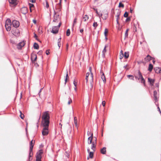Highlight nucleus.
<instances>
[{
	"label": "nucleus",
	"mask_w": 161,
	"mask_h": 161,
	"mask_svg": "<svg viewBox=\"0 0 161 161\" xmlns=\"http://www.w3.org/2000/svg\"><path fill=\"white\" fill-rule=\"evenodd\" d=\"M42 118V124L44 127L48 128L50 119L48 111H47L44 113Z\"/></svg>",
	"instance_id": "obj_1"
},
{
	"label": "nucleus",
	"mask_w": 161,
	"mask_h": 161,
	"mask_svg": "<svg viewBox=\"0 0 161 161\" xmlns=\"http://www.w3.org/2000/svg\"><path fill=\"white\" fill-rule=\"evenodd\" d=\"M11 20L9 19H7L6 21L5 27L7 31H9L11 30Z\"/></svg>",
	"instance_id": "obj_2"
},
{
	"label": "nucleus",
	"mask_w": 161,
	"mask_h": 161,
	"mask_svg": "<svg viewBox=\"0 0 161 161\" xmlns=\"http://www.w3.org/2000/svg\"><path fill=\"white\" fill-rule=\"evenodd\" d=\"M61 24V22H60L58 26H53V27L52 30L51 31V32L54 34H56L58 32L59 28L60 27Z\"/></svg>",
	"instance_id": "obj_3"
},
{
	"label": "nucleus",
	"mask_w": 161,
	"mask_h": 161,
	"mask_svg": "<svg viewBox=\"0 0 161 161\" xmlns=\"http://www.w3.org/2000/svg\"><path fill=\"white\" fill-rule=\"evenodd\" d=\"M43 153V151L40 150L36 154V161H41L42 158V154Z\"/></svg>",
	"instance_id": "obj_4"
},
{
	"label": "nucleus",
	"mask_w": 161,
	"mask_h": 161,
	"mask_svg": "<svg viewBox=\"0 0 161 161\" xmlns=\"http://www.w3.org/2000/svg\"><path fill=\"white\" fill-rule=\"evenodd\" d=\"M95 139L93 141L92 143V147L91 149L94 151L96 148V144L97 143V138L96 137H94Z\"/></svg>",
	"instance_id": "obj_5"
},
{
	"label": "nucleus",
	"mask_w": 161,
	"mask_h": 161,
	"mask_svg": "<svg viewBox=\"0 0 161 161\" xmlns=\"http://www.w3.org/2000/svg\"><path fill=\"white\" fill-rule=\"evenodd\" d=\"M42 134L43 136H47L48 134V128L44 127L42 131Z\"/></svg>",
	"instance_id": "obj_6"
},
{
	"label": "nucleus",
	"mask_w": 161,
	"mask_h": 161,
	"mask_svg": "<svg viewBox=\"0 0 161 161\" xmlns=\"http://www.w3.org/2000/svg\"><path fill=\"white\" fill-rule=\"evenodd\" d=\"M54 19L53 20V22H58L59 21H60V18L59 17V15H56V12H55L54 11Z\"/></svg>",
	"instance_id": "obj_7"
},
{
	"label": "nucleus",
	"mask_w": 161,
	"mask_h": 161,
	"mask_svg": "<svg viewBox=\"0 0 161 161\" xmlns=\"http://www.w3.org/2000/svg\"><path fill=\"white\" fill-rule=\"evenodd\" d=\"M12 23L13 26L15 28L18 27L19 25V22L16 20H13Z\"/></svg>",
	"instance_id": "obj_8"
},
{
	"label": "nucleus",
	"mask_w": 161,
	"mask_h": 161,
	"mask_svg": "<svg viewBox=\"0 0 161 161\" xmlns=\"http://www.w3.org/2000/svg\"><path fill=\"white\" fill-rule=\"evenodd\" d=\"M11 32L13 35L16 36H18L19 34V30L16 28L14 29H13L12 30Z\"/></svg>",
	"instance_id": "obj_9"
},
{
	"label": "nucleus",
	"mask_w": 161,
	"mask_h": 161,
	"mask_svg": "<svg viewBox=\"0 0 161 161\" xmlns=\"http://www.w3.org/2000/svg\"><path fill=\"white\" fill-rule=\"evenodd\" d=\"M138 76H139V77L140 78V79H141V83H143L145 85V80L144 79L143 77H142V74L141 72H140L139 70L138 71Z\"/></svg>",
	"instance_id": "obj_10"
},
{
	"label": "nucleus",
	"mask_w": 161,
	"mask_h": 161,
	"mask_svg": "<svg viewBox=\"0 0 161 161\" xmlns=\"http://www.w3.org/2000/svg\"><path fill=\"white\" fill-rule=\"evenodd\" d=\"M153 96H154V100L155 101V103L156 105L157 106H158V104H157L156 103V102H157L158 101V95H157V92L156 91H154L153 92Z\"/></svg>",
	"instance_id": "obj_11"
},
{
	"label": "nucleus",
	"mask_w": 161,
	"mask_h": 161,
	"mask_svg": "<svg viewBox=\"0 0 161 161\" xmlns=\"http://www.w3.org/2000/svg\"><path fill=\"white\" fill-rule=\"evenodd\" d=\"M33 140H32L30 142V147L29 149V152H32V149L34 146V143L35 142V141H34V143H33Z\"/></svg>",
	"instance_id": "obj_12"
},
{
	"label": "nucleus",
	"mask_w": 161,
	"mask_h": 161,
	"mask_svg": "<svg viewBox=\"0 0 161 161\" xmlns=\"http://www.w3.org/2000/svg\"><path fill=\"white\" fill-rule=\"evenodd\" d=\"M25 45V43L24 42H20L17 45V48L18 49H21L22 47H23Z\"/></svg>",
	"instance_id": "obj_13"
},
{
	"label": "nucleus",
	"mask_w": 161,
	"mask_h": 161,
	"mask_svg": "<svg viewBox=\"0 0 161 161\" xmlns=\"http://www.w3.org/2000/svg\"><path fill=\"white\" fill-rule=\"evenodd\" d=\"M93 134H91V136H89L88 139V144H91V143H92V139L93 138Z\"/></svg>",
	"instance_id": "obj_14"
},
{
	"label": "nucleus",
	"mask_w": 161,
	"mask_h": 161,
	"mask_svg": "<svg viewBox=\"0 0 161 161\" xmlns=\"http://www.w3.org/2000/svg\"><path fill=\"white\" fill-rule=\"evenodd\" d=\"M91 67H90L89 68V70L91 72V76L92 77V81L90 82V85L91 86V88H92L93 86V73L91 71Z\"/></svg>",
	"instance_id": "obj_15"
},
{
	"label": "nucleus",
	"mask_w": 161,
	"mask_h": 161,
	"mask_svg": "<svg viewBox=\"0 0 161 161\" xmlns=\"http://www.w3.org/2000/svg\"><path fill=\"white\" fill-rule=\"evenodd\" d=\"M154 70L157 73H161V69L159 67H155L154 68Z\"/></svg>",
	"instance_id": "obj_16"
},
{
	"label": "nucleus",
	"mask_w": 161,
	"mask_h": 161,
	"mask_svg": "<svg viewBox=\"0 0 161 161\" xmlns=\"http://www.w3.org/2000/svg\"><path fill=\"white\" fill-rule=\"evenodd\" d=\"M100 73H102V75H101V78L103 82H105L106 81V80L104 74L103 73L102 70H100Z\"/></svg>",
	"instance_id": "obj_17"
},
{
	"label": "nucleus",
	"mask_w": 161,
	"mask_h": 161,
	"mask_svg": "<svg viewBox=\"0 0 161 161\" xmlns=\"http://www.w3.org/2000/svg\"><path fill=\"white\" fill-rule=\"evenodd\" d=\"M37 59V56L36 54H34L31 56V59L33 63H34Z\"/></svg>",
	"instance_id": "obj_18"
},
{
	"label": "nucleus",
	"mask_w": 161,
	"mask_h": 161,
	"mask_svg": "<svg viewBox=\"0 0 161 161\" xmlns=\"http://www.w3.org/2000/svg\"><path fill=\"white\" fill-rule=\"evenodd\" d=\"M62 8L61 5L57 4L56 6V9L57 10V12H59L61 11Z\"/></svg>",
	"instance_id": "obj_19"
},
{
	"label": "nucleus",
	"mask_w": 161,
	"mask_h": 161,
	"mask_svg": "<svg viewBox=\"0 0 161 161\" xmlns=\"http://www.w3.org/2000/svg\"><path fill=\"white\" fill-rule=\"evenodd\" d=\"M148 81L150 83V85L151 86H153V84L154 82V80L149 78H148Z\"/></svg>",
	"instance_id": "obj_20"
},
{
	"label": "nucleus",
	"mask_w": 161,
	"mask_h": 161,
	"mask_svg": "<svg viewBox=\"0 0 161 161\" xmlns=\"http://www.w3.org/2000/svg\"><path fill=\"white\" fill-rule=\"evenodd\" d=\"M100 151L102 154H105L106 152V148L105 147H103L101 149Z\"/></svg>",
	"instance_id": "obj_21"
},
{
	"label": "nucleus",
	"mask_w": 161,
	"mask_h": 161,
	"mask_svg": "<svg viewBox=\"0 0 161 161\" xmlns=\"http://www.w3.org/2000/svg\"><path fill=\"white\" fill-rule=\"evenodd\" d=\"M33 154V152H29V161H31L32 159V156Z\"/></svg>",
	"instance_id": "obj_22"
},
{
	"label": "nucleus",
	"mask_w": 161,
	"mask_h": 161,
	"mask_svg": "<svg viewBox=\"0 0 161 161\" xmlns=\"http://www.w3.org/2000/svg\"><path fill=\"white\" fill-rule=\"evenodd\" d=\"M9 2L10 3L16 5L17 4L16 0H9Z\"/></svg>",
	"instance_id": "obj_23"
},
{
	"label": "nucleus",
	"mask_w": 161,
	"mask_h": 161,
	"mask_svg": "<svg viewBox=\"0 0 161 161\" xmlns=\"http://www.w3.org/2000/svg\"><path fill=\"white\" fill-rule=\"evenodd\" d=\"M93 156V153L92 152H90L89 153V156L87 157V159H89V158H92Z\"/></svg>",
	"instance_id": "obj_24"
},
{
	"label": "nucleus",
	"mask_w": 161,
	"mask_h": 161,
	"mask_svg": "<svg viewBox=\"0 0 161 161\" xmlns=\"http://www.w3.org/2000/svg\"><path fill=\"white\" fill-rule=\"evenodd\" d=\"M153 68V66L152 64H150L149 65L148 68V70L150 72H151Z\"/></svg>",
	"instance_id": "obj_25"
},
{
	"label": "nucleus",
	"mask_w": 161,
	"mask_h": 161,
	"mask_svg": "<svg viewBox=\"0 0 161 161\" xmlns=\"http://www.w3.org/2000/svg\"><path fill=\"white\" fill-rule=\"evenodd\" d=\"M151 57L149 55H147V57L144 58L146 61H149L151 60Z\"/></svg>",
	"instance_id": "obj_26"
},
{
	"label": "nucleus",
	"mask_w": 161,
	"mask_h": 161,
	"mask_svg": "<svg viewBox=\"0 0 161 161\" xmlns=\"http://www.w3.org/2000/svg\"><path fill=\"white\" fill-rule=\"evenodd\" d=\"M93 9L94 10H96V13L98 15L99 18L100 19L101 17H102L103 14H99L97 11V8H93Z\"/></svg>",
	"instance_id": "obj_27"
},
{
	"label": "nucleus",
	"mask_w": 161,
	"mask_h": 161,
	"mask_svg": "<svg viewBox=\"0 0 161 161\" xmlns=\"http://www.w3.org/2000/svg\"><path fill=\"white\" fill-rule=\"evenodd\" d=\"M108 17V14L106 13L105 14H104L103 15L102 18L103 20H105L107 19V18Z\"/></svg>",
	"instance_id": "obj_28"
},
{
	"label": "nucleus",
	"mask_w": 161,
	"mask_h": 161,
	"mask_svg": "<svg viewBox=\"0 0 161 161\" xmlns=\"http://www.w3.org/2000/svg\"><path fill=\"white\" fill-rule=\"evenodd\" d=\"M129 56V52H125L124 55V57L125 59L127 58Z\"/></svg>",
	"instance_id": "obj_29"
},
{
	"label": "nucleus",
	"mask_w": 161,
	"mask_h": 161,
	"mask_svg": "<svg viewBox=\"0 0 161 161\" xmlns=\"http://www.w3.org/2000/svg\"><path fill=\"white\" fill-rule=\"evenodd\" d=\"M33 47H34V48L35 49H37L39 48V46H38V44L36 43H34Z\"/></svg>",
	"instance_id": "obj_30"
},
{
	"label": "nucleus",
	"mask_w": 161,
	"mask_h": 161,
	"mask_svg": "<svg viewBox=\"0 0 161 161\" xmlns=\"http://www.w3.org/2000/svg\"><path fill=\"white\" fill-rule=\"evenodd\" d=\"M83 19H84V21H86L89 19L88 16L87 15H85L83 17Z\"/></svg>",
	"instance_id": "obj_31"
},
{
	"label": "nucleus",
	"mask_w": 161,
	"mask_h": 161,
	"mask_svg": "<svg viewBox=\"0 0 161 161\" xmlns=\"http://www.w3.org/2000/svg\"><path fill=\"white\" fill-rule=\"evenodd\" d=\"M129 30V29H127L125 31V39L126 37H127L128 36V31Z\"/></svg>",
	"instance_id": "obj_32"
},
{
	"label": "nucleus",
	"mask_w": 161,
	"mask_h": 161,
	"mask_svg": "<svg viewBox=\"0 0 161 161\" xmlns=\"http://www.w3.org/2000/svg\"><path fill=\"white\" fill-rule=\"evenodd\" d=\"M89 75V73L87 72L86 73V82H87L88 80V77Z\"/></svg>",
	"instance_id": "obj_33"
},
{
	"label": "nucleus",
	"mask_w": 161,
	"mask_h": 161,
	"mask_svg": "<svg viewBox=\"0 0 161 161\" xmlns=\"http://www.w3.org/2000/svg\"><path fill=\"white\" fill-rule=\"evenodd\" d=\"M127 77L131 80H134V76L132 75H127Z\"/></svg>",
	"instance_id": "obj_34"
},
{
	"label": "nucleus",
	"mask_w": 161,
	"mask_h": 161,
	"mask_svg": "<svg viewBox=\"0 0 161 161\" xmlns=\"http://www.w3.org/2000/svg\"><path fill=\"white\" fill-rule=\"evenodd\" d=\"M108 32V30L107 28H105V29L104 34L105 36V37L106 38V36H107V33Z\"/></svg>",
	"instance_id": "obj_35"
},
{
	"label": "nucleus",
	"mask_w": 161,
	"mask_h": 161,
	"mask_svg": "<svg viewBox=\"0 0 161 161\" xmlns=\"http://www.w3.org/2000/svg\"><path fill=\"white\" fill-rule=\"evenodd\" d=\"M106 46H105L103 50V54H102V56L103 57L104 56V53L106 52Z\"/></svg>",
	"instance_id": "obj_36"
},
{
	"label": "nucleus",
	"mask_w": 161,
	"mask_h": 161,
	"mask_svg": "<svg viewBox=\"0 0 161 161\" xmlns=\"http://www.w3.org/2000/svg\"><path fill=\"white\" fill-rule=\"evenodd\" d=\"M29 7L31 12V8L34 7V5L33 4L29 3Z\"/></svg>",
	"instance_id": "obj_37"
},
{
	"label": "nucleus",
	"mask_w": 161,
	"mask_h": 161,
	"mask_svg": "<svg viewBox=\"0 0 161 161\" xmlns=\"http://www.w3.org/2000/svg\"><path fill=\"white\" fill-rule=\"evenodd\" d=\"M68 77V72H67V74L66 75V78L65 80V84H66V83L67 81V79Z\"/></svg>",
	"instance_id": "obj_38"
},
{
	"label": "nucleus",
	"mask_w": 161,
	"mask_h": 161,
	"mask_svg": "<svg viewBox=\"0 0 161 161\" xmlns=\"http://www.w3.org/2000/svg\"><path fill=\"white\" fill-rule=\"evenodd\" d=\"M70 34V31L69 29H68L66 31V36H69Z\"/></svg>",
	"instance_id": "obj_39"
},
{
	"label": "nucleus",
	"mask_w": 161,
	"mask_h": 161,
	"mask_svg": "<svg viewBox=\"0 0 161 161\" xmlns=\"http://www.w3.org/2000/svg\"><path fill=\"white\" fill-rule=\"evenodd\" d=\"M93 26L95 28V29L97 26V22H94L93 24Z\"/></svg>",
	"instance_id": "obj_40"
},
{
	"label": "nucleus",
	"mask_w": 161,
	"mask_h": 161,
	"mask_svg": "<svg viewBox=\"0 0 161 161\" xmlns=\"http://www.w3.org/2000/svg\"><path fill=\"white\" fill-rule=\"evenodd\" d=\"M19 112H20V118H21V119H24V115L23 114H22L21 112L20 111Z\"/></svg>",
	"instance_id": "obj_41"
},
{
	"label": "nucleus",
	"mask_w": 161,
	"mask_h": 161,
	"mask_svg": "<svg viewBox=\"0 0 161 161\" xmlns=\"http://www.w3.org/2000/svg\"><path fill=\"white\" fill-rule=\"evenodd\" d=\"M23 10H25V12L23 13L24 14H26V13L27 12V8H24L22 9V11H23Z\"/></svg>",
	"instance_id": "obj_42"
},
{
	"label": "nucleus",
	"mask_w": 161,
	"mask_h": 161,
	"mask_svg": "<svg viewBox=\"0 0 161 161\" xmlns=\"http://www.w3.org/2000/svg\"><path fill=\"white\" fill-rule=\"evenodd\" d=\"M77 18H75L74 20V21H73V27L74 26V25H75L76 23V21H77Z\"/></svg>",
	"instance_id": "obj_43"
},
{
	"label": "nucleus",
	"mask_w": 161,
	"mask_h": 161,
	"mask_svg": "<svg viewBox=\"0 0 161 161\" xmlns=\"http://www.w3.org/2000/svg\"><path fill=\"white\" fill-rule=\"evenodd\" d=\"M128 13L127 12H125L124 15V16L125 17H127L128 16Z\"/></svg>",
	"instance_id": "obj_44"
},
{
	"label": "nucleus",
	"mask_w": 161,
	"mask_h": 161,
	"mask_svg": "<svg viewBox=\"0 0 161 161\" xmlns=\"http://www.w3.org/2000/svg\"><path fill=\"white\" fill-rule=\"evenodd\" d=\"M119 7H122V8H124V5L122 3H121L120 2L119 3Z\"/></svg>",
	"instance_id": "obj_45"
},
{
	"label": "nucleus",
	"mask_w": 161,
	"mask_h": 161,
	"mask_svg": "<svg viewBox=\"0 0 161 161\" xmlns=\"http://www.w3.org/2000/svg\"><path fill=\"white\" fill-rule=\"evenodd\" d=\"M46 7L47 8H49V5L47 1H46Z\"/></svg>",
	"instance_id": "obj_46"
},
{
	"label": "nucleus",
	"mask_w": 161,
	"mask_h": 161,
	"mask_svg": "<svg viewBox=\"0 0 161 161\" xmlns=\"http://www.w3.org/2000/svg\"><path fill=\"white\" fill-rule=\"evenodd\" d=\"M124 56V54H120V56H119V59L121 60L123 57Z\"/></svg>",
	"instance_id": "obj_47"
},
{
	"label": "nucleus",
	"mask_w": 161,
	"mask_h": 161,
	"mask_svg": "<svg viewBox=\"0 0 161 161\" xmlns=\"http://www.w3.org/2000/svg\"><path fill=\"white\" fill-rule=\"evenodd\" d=\"M73 84L75 86H76V85H77V83L76 82V81H75V79H74V81H73Z\"/></svg>",
	"instance_id": "obj_48"
},
{
	"label": "nucleus",
	"mask_w": 161,
	"mask_h": 161,
	"mask_svg": "<svg viewBox=\"0 0 161 161\" xmlns=\"http://www.w3.org/2000/svg\"><path fill=\"white\" fill-rule=\"evenodd\" d=\"M135 78L136 79H138V80H139L140 79V78L139 77H139H138L137 75H135Z\"/></svg>",
	"instance_id": "obj_49"
},
{
	"label": "nucleus",
	"mask_w": 161,
	"mask_h": 161,
	"mask_svg": "<svg viewBox=\"0 0 161 161\" xmlns=\"http://www.w3.org/2000/svg\"><path fill=\"white\" fill-rule=\"evenodd\" d=\"M119 16V15H117V18H116V21H117V24L119 25V21H118Z\"/></svg>",
	"instance_id": "obj_50"
},
{
	"label": "nucleus",
	"mask_w": 161,
	"mask_h": 161,
	"mask_svg": "<svg viewBox=\"0 0 161 161\" xmlns=\"http://www.w3.org/2000/svg\"><path fill=\"white\" fill-rule=\"evenodd\" d=\"M69 100L68 103L69 105L72 102V100L70 98H69Z\"/></svg>",
	"instance_id": "obj_51"
},
{
	"label": "nucleus",
	"mask_w": 161,
	"mask_h": 161,
	"mask_svg": "<svg viewBox=\"0 0 161 161\" xmlns=\"http://www.w3.org/2000/svg\"><path fill=\"white\" fill-rule=\"evenodd\" d=\"M74 124L76 127H77V121L75 120L74 121Z\"/></svg>",
	"instance_id": "obj_52"
},
{
	"label": "nucleus",
	"mask_w": 161,
	"mask_h": 161,
	"mask_svg": "<svg viewBox=\"0 0 161 161\" xmlns=\"http://www.w3.org/2000/svg\"><path fill=\"white\" fill-rule=\"evenodd\" d=\"M102 104L103 106H104L105 105V102L104 101H103L102 102Z\"/></svg>",
	"instance_id": "obj_53"
},
{
	"label": "nucleus",
	"mask_w": 161,
	"mask_h": 161,
	"mask_svg": "<svg viewBox=\"0 0 161 161\" xmlns=\"http://www.w3.org/2000/svg\"><path fill=\"white\" fill-rule=\"evenodd\" d=\"M130 17H127V18H126V21H130Z\"/></svg>",
	"instance_id": "obj_54"
},
{
	"label": "nucleus",
	"mask_w": 161,
	"mask_h": 161,
	"mask_svg": "<svg viewBox=\"0 0 161 161\" xmlns=\"http://www.w3.org/2000/svg\"><path fill=\"white\" fill-rule=\"evenodd\" d=\"M50 53L49 50H47L46 51V54L47 55H48Z\"/></svg>",
	"instance_id": "obj_55"
},
{
	"label": "nucleus",
	"mask_w": 161,
	"mask_h": 161,
	"mask_svg": "<svg viewBox=\"0 0 161 161\" xmlns=\"http://www.w3.org/2000/svg\"><path fill=\"white\" fill-rule=\"evenodd\" d=\"M34 37L36 38V40H37V36L36 35L35 33H34Z\"/></svg>",
	"instance_id": "obj_56"
},
{
	"label": "nucleus",
	"mask_w": 161,
	"mask_h": 161,
	"mask_svg": "<svg viewBox=\"0 0 161 161\" xmlns=\"http://www.w3.org/2000/svg\"><path fill=\"white\" fill-rule=\"evenodd\" d=\"M58 45L59 47V48L60 47L61 45V43L60 42H58Z\"/></svg>",
	"instance_id": "obj_57"
},
{
	"label": "nucleus",
	"mask_w": 161,
	"mask_h": 161,
	"mask_svg": "<svg viewBox=\"0 0 161 161\" xmlns=\"http://www.w3.org/2000/svg\"><path fill=\"white\" fill-rule=\"evenodd\" d=\"M61 38L60 37L58 39V42H60Z\"/></svg>",
	"instance_id": "obj_58"
},
{
	"label": "nucleus",
	"mask_w": 161,
	"mask_h": 161,
	"mask_svg": "<svg viewBox=\"0 0 161 161\" xmlns=\"http://www.w3.org/2000/svg\"><path fill=\"white\" fill-rule=\"evenodd\" d=\"M36 0H30V2H31L32 3H34L35 2Z\"/></svg>",
	"instance_id": "obj_59"
},
{
	"label": "nucleus",
	"mask_w": 161,
	"mask_h": 161,
	"mask_svg": "<svg viewBox=\"0 0 161 161\" xmlns=\"http://www.w3.org/2000/svg\"><path fill=\"white\" fill-rule=\"evenodd\" d=\"M33 22L35 24H36V21L35 19H33Z\"/></svg>",
	"instance_id": "obj_60"
},
{
	"label": "nucleus",
	"mask_w": 161,
	"mask_h": 161,
	"mask_svg": "<svg viewBox=\"0 0 161 161\" xmlns=\"http://www.w3.org/2000/svg\"><path fill=\"white\" fill-rule=\"evenodd\" d=\"M155 86H156L157 87H158L159 86V84L158 83H156L155 84Z\"/></svg>",
	"instance_id": "obj_61"
},
{
	"label": "nucleus",
	"mask_w": 161,
	"mask_h": 161,
	"mask_svg": "<svg viewBox=\"0 0 161 161\" xmlns=\"http://www.w3.org/2000/svg\"><path fill=\"white\" fill-rule=\"evenodd\" d=\"M84 30L83 29H82L80 30V32L81 33H82L83 32Z\"/></svg>",
	"instance_id": "obj_62"
},
{
	"label": "nucleus",
	"mask_w": 161,
	"mask_h": 161,
	"mask_svg": "<svg viewBox=\"0 0 161 161\" xmlns=\"http://www.w3.org/2000/svg\"><path fill=\"white\" fill-rule=\"evenodd\" d=\"M87 135L88 136H89L90 135H91V132H89L88 131V133H87Z\"/></svg>",
	"instance_id": "obj_63"
},
{
	"label": "nucleus",
	"mask_w": 161,
	"mask_h": 161,
	"mask_svg": "<svg viewBox=\"0 0 161 161\" xmlns=\"http://www.w3.org/2000/svg\"><path fill=\"white\" fill-rule=\"evenodd\" d=\"M42 88H41V89H40V91L39 92V93H38V94H39V96H40V92H41V90H42Z\"/></svg>",
	"instance_id": "obj_64"
}]
</instances>
